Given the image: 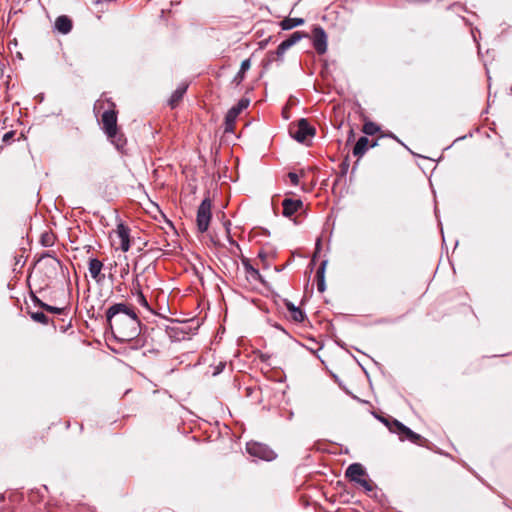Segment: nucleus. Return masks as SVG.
I'll list each match as a JSON object with an SVG mask.
<instances>
[{
    "mask_svg": "<svg viewBox=\"0 0 512 512\" xmlns=\"http://www.w3.org/2000/svg\"><path fill=\"white\" fill-rule=\"evenodd\" d=\"M105 316L109 329L119 342L133 340L141 333V322L136 312L124 302L111 305Z\"/></svg>",
    "mask_w": 512,
    "mask_h": 512,
    "instance_id": "f257e3e1",
    "label": "nucleus"
},
{
    "mask_svg": "<svg viewBox=\"0 0 512 512\" xmlns=\"http://www.w3.org/2000/svg\"><path fill=\"white\" fill-rule=\"evenodd\" d=\"M367 476L368 474L364 466L357 462L350 464L345 471L347 479L363 487L366 492H371L373 491V485L365 478Z\"/></svg>",
    "mask_w": 512,
    "mask_h": 512,
    "instance_id": "f03ea898",
    "label": "nucleus"
},
{
    "mask_svg": "<svg viewBox=\"0 0 512 512\" xmlns=\"http://www.w3.org/2000/svg\"><path fill=\"white\" fill-rule=\"evenodd\" d=\"M289 134L299 143H305L309 137L316 134V129L309 123L308 119L300 118L289 126Z\"/></svg>",
    "mask_w": 512,
    "mask_h": 512,
    "instance_id": "7ed1b4c3",
    "label": "nucleus"
},
{
    "mask_svg": "<svg viewBox=\"0 0 512 512\" xmlns=\"http://www.w3.org/2000/svg\"><path fill=\"white\" fill-rule=\"evenodd\" d=\"M251 100L247 97L241 98L238 103L232 106L226 113L224 119V133H233L235 122L239 114L250 105Z\"/></svg>",
    "mask_w": 512,
    "mask_h": 512,
    "instance_id": "20e7f679",
    "label": "nucleus"
},
{
    "mask_svg": "<svg viewBox=\"0 0 512 512\" xmlns=\"http://www.w3.org/2000/svg\"><path fill=\"white\" fill-rule=\"evenodd\" d=\"M247 453L257 459L264 461H272L277 457V454L267 444L250 441L246 444Z\"/></svg>",
    "mask_w": 512,
    "mask_h": 512,
    "instance_id": "39448f33",
    "label": "nucleus"
},
{
    "mask_svg": "<svg viewBox=\"0 0 512 512\" xmlns=\"http://www.w3.org/2000/svg\"><path fill=\"white\" fill-rule=\"evenodd\" d=\"M211 200L206 197L204 198L197 209L196 224L197 229L200 233H204L208 230L212 213H211Z\"/></svg>",
    "mask_w": 512,
    "mask_h": 512,
    "instance_id": "423d86ee",
    "label": "nucleus"
},
{
    "mask_svg": "<svg viewBox=\"0 0 512 512\" xmlns=\"http://www.w3.org/2000/svg\"><path fill=\"white\" fill-rule=\"evenodd\" d=\"M394 428V434L398 435L400 441L408 440L411 443L418 444L420 446H424V442H427V440L424 439L420 434L414 432L400 421L394 422Z\"/></svg>",
    "mask_w": 512,
    "mask_h": 512,
    "instance_id": "0eeeda50",
    "label": "nucleus"
},
{
    "mask_svg": "<svg viewBox=\"0 0 512 512\" xmlns=\"http://www.w3.org/2000/svg\"><path fill=\"white\" fill-rule=\"evenodd\" d=\"M312 46L319 55L327 52L328 36L325 29L320 25H315L312 29Z\"/></svg>",
    "mask_w": 512,
    "mask_h": 512,
    "instance_id": "6e6552de",
    "label": "nucleus"
},
{
    "mask_svg": "<svg viewBox=\"0 0 512 512\" xmlns=\"http://www.w3.org/2000/svg\"><path fill=\"white\" fill-rule=\"evenodd\" d=\"M103 130L107 137H112L113 133L118 129L117 125V111L109 109L104 111L101 117Z\"/></svg>",
    "mask_w": 512,
    "mask_h": 512,
    "instance_id": "1a4fd4ad",
    "label": "nucleus"
},
{
    "mask_svg": "<svg viewBox=\"0 0 512 512\" xmlns=\"http://www.w3.org/2000/svg\"><path fill=\"white\" fill-rule=\"evenodd\" d=\"M287 50L288 49L284 47V45L279 44L275 51H269L266 58L263 60V68L267 70L274 61L282 64L284 61V54Z\"/></svg>",
    "mask_w": 512,
    "mask_h": 512,
    "instance_id": "9d476101",
    "label": "nucleus"
},
{
    "mask_svg": "<svg viewBox=\"0 0 512 512\" xmlns=\"http://www.w3.org/2000/svg\"><path fill=\"white\" fill-rule=\"evenodd\" d=\"M282 207V215L286 218H290L303 207V201L301 199L284 198Z\"/></svg>",
    "mask_w": 512,
    "mask_h": 512,
    "instance_id": "9b49d317",
    "label": "nucleus"
},
{
    "mask_svg": "<svg viewBox=\"0 0 512 512\" xmlns=\"http://www.w3.org/2000/svg\"><path fill=\"white\" fill-rule=\"evenodd\" d=\"M282 301L284 302V305L286 306L287 310L290 312L291 319L294 322L301 323L307 318L305 311L302 310L300 307L296 306L290 300L282 299Z\"/></svg>",
    "mask_w": 512,
    "mask_h": 512,
    "instance_id": "f8f14e48",
    "label": "nucleus"
},
{
    "mask_svg": "<svg viewBox=\"0 0 512 512\" xmlns=\"http://www.w3.org/2000/svg\"><path fill=\"white\" fill-rule=\"evenodd\" d=\"M132 286H133L132 295L136 297L137 303L140 306L144 307L145 309L151 311V307H150L145 295L142 292L141 284L138 280V276H136V278L132 281Z\"/></svg>",
    "mask_w": 512,
    "mask_h": 512,
    "instance_id": "ddd939ff",
    "label": "nucleus"
},
{
    "mask_svg": "<svg viewBox=\"0 0 512 512\" xmlns=\"http://www.w3.org/2000/svg\"><path fill=\"white\" fill-rule=\"evenodd\" d=\"M72 28V20L67 15H60L56 18L54 29L59 33L66 35L71 32Z\"/></svg>",
    "mask_w": 512,
    "mask_h": 512,
    "instance_id": "4468645a",
    "label": "nucleus"
},
{
    "mask_svg": "<svg viewBox=\"0 0 512 512\" xmlns=\"http://www.w3.org/2000/svg\"><path fill=\"white\" fill-rule=\"evenodd\" d=\"M103 268V263L97 258H90L88 262V270L91 277L96 281L100 282L104 275H101V270Z\"/></svg>",
    "mask_w": 512,
    "mask_h": 512,
    "instance_id": "2eb2a0df",
    "label": "nucleus"
},
{
    "mask_svg": "<svg viewBox=\"0 0 512 512\" xmlns=\"http://www.w3.org/2000/svg\"><path fill=\"white\" fill-rule=\"evenodd\" d=\"M242 265L248 275V278H250L254 281H259L260 283H262L264 285L266 284L264 277L260 274V272L257 268L252 266V264L248 258L242 259Z\"/></svg>",
    "mask_w": 512,
    "mask_h": 512,
    "instance_id": "dca6fc26",
    "label": "nucleus"
},
{
    "mask_svg": "<svg viewBox=\"0 0 512 512\" xmlns=\"http://www.w3.org/2000/svg\"><path fill=\"white\" fill-rule=\"evenodd\" d=\"M187 89H188V84L183 82V83H180L177 86V88L173 91V93L171 94V97L168 101V104L170 105V107L172 109L175 108L178 105V103L182 100L185 93L187 92Z\"/></svg>",
    "mask_w": 512,
    "mask_h": 512,
    "instance_id": "f3484780",
    "label": "nucleus"
},
{
    "mask_svg": "<svg viewBox=\"0 0 512 512\" xmlns=\"http://www.w3.org/2000/svg\"><path fill=\"white\" fill-rule=\"evenodd\" d=\"M327 265H328L327 259L321 261V263L316 271L317 290L320 293H323L326 290L325 272H326Z\"/></svg>",
    "mask_w": 512,
    "mask_h": 512,
    "instance_id": "a211bd4d",
    "label": "nucleus"
},
{
    "mask_svg": "<svg viewBox=\"0 0 512 512\" xmlns=\"http://www.w3.org/2000/svg\"><path fill=\"white\" fill-rule=\"evenodd\" d=\"M369 148V139L367 136H361L355 143L352 153L355 157L361 158Z\"/></svg>",
    "mask_w": 512,
    "mask_h": 512,
    "instance_id": "6ab92c4d",
    "label": "nucleus"
},
{
    "mask_svg": "<svg viewBox=\"0 0 512 512\" xmlns=\"http://www.w3.org/2000/svg\"><path fill=\"white\" fill-rule=\"evenodd\" d=\"M107 138L118 151L124 152L127 145V139L123 133L119 132V129H116V132L113 133L112 137Z\"/></svg>",
    "mask_w": 512,
    "mask_h": 512,
    "instance_id": "aec40b11",
    "label": "nucleus"
},
{
    "mask_svg": "<svg viewBox=\"0 0 512 512\" xmlns=\"http://www.w3.org/2000/svg\"><path fill=\"white\" fill-rule=\"evenodd\" d=\"M251 67V60L250 58L244 59L241 62L240 69L232 79V83L236 86L240 85L242 81L245 78V73L250 69Z\"/></svg>",
    "mask_w": 512,
    "mask_h": 512,
    "instance_id": "412c9836",
    "label": "nucleus"
},
{
    "mask_svg": "<svg viewBox=\"0 0 512 512\" xmlns=\"http://www.w3.org/2000/svg\"><path fill=\"white\" fill-rule=\"evenodd\" d=\"M305 22V20L303 18H298V17H295V18H285L283 19L281 22H280V27L282 30L284 31H288V30H291L295 27H298V26H301L303 25Z\"/></svg>",
    "mask_w": 512,
    "mask_h": 512,
    "instance_id": "4be33fe9",
    "label": "nucleus"
},
{
    "mask_svg": "<svg viewBox=\"0 0 512 512\" xmlns=\"http://www.w3.org/2000/svg\"><path fill=\"white\" fill-rule=\"evenodd\" d=\"M166 332L170 338H174L175 340L178 341L184 339L185 335L187 334L185 329L178 326H167Z\"/></svg>",
    "mask_w": 512,
    "mask_h": 512,
    "instance_id": "5701e85b",
    "label": "nucleus"
},
{
    "mask_svg": "<svg viewBox=\"0 0 512 512\" xmlns=\"http://www.w3.org/2000/svg\"><path fill=\"white\" fill-rule=\"evenodd\" d=\"M31 319L37 323L48 325L50 323V318L42 311H28Z\"/></svg>",
    "mask_w": 512,
    "mask_h": 512,
    "instance_id": "b1692460",
    "label": "nucleus"
},
{
    "mask_svg": "<svg viewBox=\"0 0 512 512\" xmlns=\"http://www.w3.org/2000/svg\"><path fill=\"white\" fill-rule=\"evenodd\" d=\"M373 416L379 420L381 423H383L387 428L388 430L391 432V433H394L395 432V428H394V422L398 421L397 419L391 417V416H382V415H378L376 413H373Z\"/></svg>",
    "mask_w": 512,
    "mask_h": 512,
    "instance_id": "393cba45",
    "label": "nucleus"
},
{
    "mask_svg": "<svg viewBox=\"0 0 512 512\" xmlns=\"http://www.w3.org/2000/svg\"><path fill=\"white\" fill-rule=\"evenodd\" d=\"M380 126L372 121H366L363 125V133L366 136H373L380 131Z\"/></svg>",
    "mask_w": 512,
    "mask_h": 512,
    "instance_id": "a878e982",
    "label": "nucleus"
},
{
    "mask_svg": "<svg viewBox=\"0 0 512 512\" xmlns=\"http://www.w3.org/2000/svg\"><path fill=\"white\" fill-rule=\"evenodd\" d=\"M349 166H350L349 156H346L345 159L343 160V162L340 164V171L337 176V179L334 182V185H337L339 183L340 179L344 178L347 175Z\"/></svg>",
    "mask_w": 512,
    "mask_h": 512,
    "instance_id": "bb28decb",
    "label": "nucleus"
},
{
    "mask_svg": "<svg viewBox=\"0 0 512 512\" xmlns=\"http://www.w3.org/2000/svg\"><path fill=\"white\" fill-rule=\"evenodd\" d=\"M117 234L120 240L130 238V228L123 222H119L117 225Z\"/></svg>",
    "mask_w": 512,
    "mask_h": 512,
    "instance_id": "cd10ccee",
    "label": "nucleus"
},
{
    "mask_svg": "<svg viewBox=\"0 0 512 512\" xmlns=\"http://www.w3.org/2000/svg\"><path fill=\"white\" fill-rule=\"evenodd\" d=\"M309 34L304 31H295L292 34L288 36V40L291 42V44L294 46L296 43H298L303 38H308Z\"/></svg>",
    "mask_w": 512,
    "mask_h": 512,
    "instance_id": "c85d7f7f",
    "label": "nucleus"
},
{
    "mask_svg": "<svg viewBox=\"0 0 512 512\" xmlns=\"http://www.w3.org/2000/svg\"><path fill=\"white\" fill-rule=\"evenodd\" d=\"M42 309L46 312L58 315L64 314L68 310L67 307H56L47 303L42 305Z\"/></svg>",
    "mask_w": 512,
    "mask_h": 512,
    "instance_id": "c756f323",
    "label": "nucleus"
},
{
    "mask_svg": "<svg viewBox=\"0 0 512 512\" xmlns=\"http://www.w3.org/2000/svg\"><path fill=\"white\" fill-rule=\"evenodd\" d=\"M40 243L43 247H50L53 245V240L51 235L48 232H45L41 235Z\"/></svg>",
    "mask_w": 512,
    "mask_h": 512,
    "instance_id": "7c9ffc66",
    "label": "nucleus"
},
{
    "mask_svg": "<svg viewBox=\"0 0 512 512\" xmlns=\"http://www.w3.org/2000/svg\"><path fill=\"white\" fill-rule=\"evenodd\" d=\"M15 134L16 132L14 130L6 132L2 137V141L5 144H11L14 141Z\"/></svg>",
    "mask_w": 512,
    "mask_h": 512,
    "instance_id": "2f4dec72",
    "label": "nucleus"
},
{
    "mask_svg": "<svg viewBox=\"0 0 512 512\" xmlns=\"http://www.w3.org/2000/svg\"><path fill=\"white\" fill-rule=\"evenodd\" d=\"M230 226H231V222L228 220L224 223V227H225V231H226V237H227V240L228 242L231 244V245H237L238 244L236 243L235 240H233V238L231 237L230 235Z\"/></svg>",
    "mask_w": 512,
    "mask_h": 512,
    "instance_id": "473e14b6",
    "label": "nucleus"
},
{
    "mask_svg": "<svg viewBox=\"0 0 512 512\" xmlns=\"http://www.w3.org/2000/svg\"><path fill=\"white\" fill-rule=\"evenodd\" d=\"M45 257H52L55 260V262L61 267V269H63L62 262L57 257L53 256L52 252H50V251L43 252L41 255V259L45 258Z\"/></svg>",
    "mask_w": 512,
    "mask_h": 512,
    "instance_id": "72a5a7b5",
    "label": "nucleus"
},
{
    "mask_svg": "<svg viewBox=\"0 0 512 512\" xmlns=\"http://www.w3.org/2000/svg\"><path fill=\"white\" fill-rule=\"evenodd\" d=\"M288 178L290 179L292 185L297 186L299 184V176L295 172H289Z\"/></svg>",
    "mask_w": 512,
    "mask_h": 512,
    "instance_id": "f704fd0d",
    "label": "nucleus"
},
{
    "mask_svg": "<svg viewBox=\"0 0 512 512\" xmlns=\"http://www.w3.org/2000/svg\"><path fill=\"white\" fill-rule=\"evenodd\" d=\"M225 367H226V363L225 362H219L218 365L214 369L213 376H217L220 373H222L223 370L225 369Z\"/></svg>",
    "mask_w": 512,
    "mask_h": 512,
    "instance_id": "c9c22d12",
    "label": "nucleus"
},
{
    "mask_svg": "<svg viewBox=\"0 0 512 512\" xmlns=\"http://www.w3.org/2000/svg\"><path fill=\"white\" fill-rule=\"evenodd\" d=\"M320 250H321V238H317V240H316V252H315V254H314V256H313V258H312V260L310 262V265L313 266L315 264V259L317 257V253H319Z\"/></svg>",
    "mask_w": 512,
    "mask_h": 512,
    "instance_id": "e433bc0d",
    "label": "nucleus"
},
{
    "mask_svg": "<svg viewBox=\"0 0 512 512\" xmlns=\"http://www.w3.org/2000/svg\"><path fill=\"white\" fill-rule=\"evenodd\" d=\"M130 238L121 240L120 248L123 252H127L130 249Z\"/></svg>",
    "mask_w": 512,
    "mask_h": 512,
    "instance_id": "4c0bfd02",
    "label": "nucleus"
},
{
    "mask_svg": "<svg viewBox=\"0 0 512 512\" xmlns=\"http://www.w3.org/2000/svg\"><path fill=\"white\" fill-rule=\"evenodd\" d=\"M31 299L33 301V303L40 307L42 309V305L43 304H46L45 302H43L41 299H39L36 295H34L33 293L31 294Z\"/></svg>",
    "mask_w": 512,
    "mask_h": 512,
    "instance_id": "58836bf2",
    "label": "nucleus"
},
{
    "mask_svg": "<svg viewBox=\"0 0 512 512\" xmlns=\"http://www.w3.org/2000/svg\"><path fill=\"white\" fill-rule=\"evenodd\" d=\"M259 359L261 362L263 363H268V360L270 358V355L266 354V353H263V352H260L259 355H258Z\"/></svg>",
    "mask_w": 512,
    "mask_h": 512,
    "instance_id": "ea45409f",
    "label": "nucleus"
},
{
    "mask_svg": "<svg viewBox=\"0 0 512 512\" xmlns=\"http://www.w3.org/2000/svg\"><path fill=\"white\" fill-rule=\"evenodd\" d=\"M280 44L284 45V47H286L287 49H289L293 46L287 38L285 40H283Z\"/></svg>",
    "mask_w": 512,
    "mask_h": 512,
    "instance_id": "a19ab883",
    "label": "nucleus"
},
{
    "mask_svg": "<svg viewBox=\"0 0 512 512\" xmlns=\"http://www.w3.org/2000/svg\"><path fill=\"white\" fill-rule=\"evenodd\" d=\"M381 137H388V138H391V139H397V136L392 133V132H387V133H384L381 135Z\"/></svg>",
    "mask_w": 512,
    "mask_h": 512,
    "instance_id": "79ce46f5",
    "label": "nucleus"
},
{
    "mask_svg": "<svg viewBox=\"0 0 512 512\" xmlns=\"http://www.w3.org/2000/svg\"><path fill=\"white\" fill-rule=\"evenodd\" d=\"M258 257L262 260H265L266 257H267V254L266 252H264L263 250H260L259 253H258Z\"/></svg>",
    "mask_w": 512,
    "mask_h": 512,
    "instance_id": "37998d69",
    "label": "nucleus"
},
{
    "mask_svg": "<svg viewBox=\"0 0 512 512\" xmlns=\"http://www.w3.org/2000/svg\"><path fill=\"white\" fill-rule=\"evenodd\" d=\"M467 137H472V133H469L468 135H464V136L458 137V138L455 139L454 142H458V141L464 140Z\"/></svg>",
    "mask_w": 512,
    "mask_h": 512,
    "instance_id": "c03bdc74",
    "label": "nucleus"
},
{
    "mask_svg": "<svg viewBox=\"0 0 512 512\" xmlns=\"http://www.w3.org/2000/svg\"><path fill=\"white\" fill-rule=\"evenodd\" d=\"M354 137V131L353 129H350L349 131V135H348V142H350Z\"/></svg>",
    "mask_w": 512,
    "mask_h": 512,
    "instance_id": "a18cd8bd",
    "label": "nucleus"
},
{
    "mask_svg": "<svg viewBox=\"0 0 512 512\" xmlns=\"http://www.w3.org/2000/svg\"><path fill=\"white\" fill-rule=\"evenodd\" d=\"M339 386L345 391V393H347L349 395H352V393L345 386H343L341 383H339Z\"/></svg>",
    "mask_w": 512,
    "mask_h": 512,
    "instance_id": "49530a36",
    "label": "nucleus"
},
{
    "mask_svg": "<svg viewBox=\"0 0 512 512\" xmlns=\"http://www.w3.org/2000/svg\"><path fill=\"white\" fill-rule=\"evenodd\" d=\"M275 328H277V329H279V330H281V331L286 333L285 329L280 324H276Z\"/></svg>",
    "mask_w": 512,
    "mask_h": 512,
    "instance_id": "de8ad7c7",
    "label": "nucleus"
},
{
    "mask_svg": "<svg viewBox=\"0 0 512 512\" xmlns=\"http://www.w3.org/2000/svg\"><path fill=\"white\" fill-rule=\"evenodd\" d=\"M357 165H358V161L355 162L353 168H352V171L351 173L353 174L355 172V170L357 169Z\"/></svg>",
    "mask_w": 512,
    "mask_h": 512,
    "instance_id": "09e8293b",
    "label": "nucleus"
},
{
    "mask_svg": "<svg viewBox=\"0 0 512 512\" xmlns=\"http://www.w3.org/2000/svg\"><path fill=\"white\" fill-rule=\"evenodd\" d=\"M394 140L408 149V147L398 137H397V139H394Z\"/></svg>",
    "mask_w": 512,
    "mask_h": 512,
    "instance_id": "8fccbe9b",
    "label": "nucleus"
},
{
    "mask_svg": "<svg viewBox=\"0 0 512 512\" xmlns=\"http://www.w3.org/2000/svg\"><path fill=\"white\" fill-rule=\"evenodd\" d=\"M378 323H389L390 321L387 319H380L377 321Z\"/></svg>",
    "mask_w": 512,
    "mask_h": 512,
    "instance_id": "3c124183",
    "label": "nucleus"
},
{
    "mask_svg": "<svg viewBox=\"0 0 512 512\" xmlns=\"http://www.w3.org/2000/svg\"><path fill=\"white\" fill-rule=\"evenodd\" d=\"M378 145V141L375 140L374 142L371 143L370 147H376Z\"/></svg>",
    "mask_w": 512,
    "mask_h": 512,
    "instance_id": "603ef678",
    "label": "nucleus"
},
{
    "mask_svg": "<svg viewBox=\"0 0 512 512\" xmlns=\"http://www.w3.org/2000/svg\"><path fill=\"white\" fill-rule=\"evenodd\" d=\"M284 267H275V270L276 272H281L283 271Z\"/></svg>",
    "mask_w": 512,
    "mask_h": 512,
    "instance_id": "864d4df0",
    "label": "nucleus"
},
{
    "mask_svg": "<svg viewBox=\"0 0 512 512\" xmlns=\"http://www.w3.org/2000/svg\"><path fill=\"white\" fill-rule=\"evenodd\" d=\"M5 500V494H0V502L4 501Z\"/></svg>",
    "mask_w": 512,
    "mask_h": 512,
    "instance_id": "5fc2aeb1",
    "label": "nucleus"
},
{
    "mask_svg": "<svg viewBox=\"0 0 512 512\" xmlns=\"http://www.w3.org/2000/svg\"><path fill=\"white\" fill-rule=\"evenodd\" d=\"M167 320H169V321H171V322H177V323H179V321H178V320L169 319V318H167Z\"/></svg>",
    "mask_w": 512,
    "mask_h": 512,
    "instance_id": "6e6d98bb",
    "label": "nucleus"
},
{
    "mask_svg": "<svg viewBox=\"0 0 512 512\" xmlns=\"http://www.w3.org/2000/svg\"><path fill=\"white\" fill-rule=\"evenodd\" d=\"M361 368L363 369V371L365 372L366 375H368L367 371H366V368H364L362 365H360Z\"/></svg>",
    "mask_w": 512,
    "mask_h": 512,
    "instance_id": "4d7b16f0",
    "label": "nucleus"
},
{
    "mask_svg": "<svg viewBox=\"0 0 512 512\" xmlns=\"http://www.w3.org/2000/svg\"><path fill=\"white\" fill-rule=\"evenodd\" d=\"M267 43V41H262L261 42V47H263V45H265Z\"/></svg>",
    "mask_w": 512,
    "mask_h": 512,
    "instance_id": "13d9d810",
    "label": "nucleus"
},
{
    "mask_svg": "<svg viewBox=\"0 0 512 512\" xmlns=\"http://www.w3.org/2000/svg\"><path fill=\"white\" fill-rule=\"evenodd\" d=\"M510 94H512V84H511V87H510Z\"/></svg>",
    "mask_w": 512,
    "mask_h": 512,
    "instance_id": "bf43d9fd",
    "label": "nucleus"
}]
</instances>
